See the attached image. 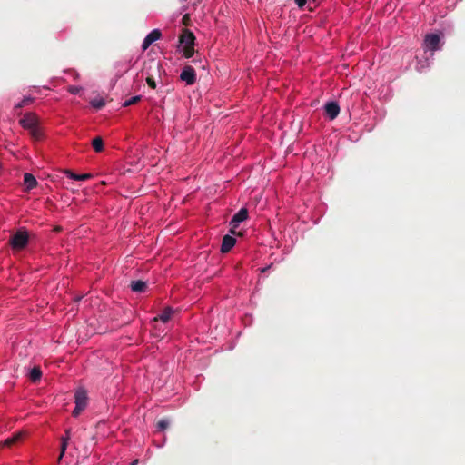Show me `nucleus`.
<instances>
[{
    "mask_svg": "<svg viewBox=\"0 0 465 465\" xmlns=\"http://www.w3.org/2000/svg\"><path fill=\"white\" fill-rule=\"evenodd\" d=\"M69 440H70L69 436H63L61 438L60 455L58 457V462L61 461V460L63 459V457H64V455L65 453V450H66L67 446H68Z\"/></svg>",
    "mask_w": 465,
    "mask_h": 465,
    "instance_id": "aec40b11",
    "label": "nucleus"
},
{
    "mask_svg": "<svg viewBox=\"0 0 465 465\" xmlns=\"http://www.w3.org/2000/svg\"><path fill=\"white\" fill-rule=\"evenodd\" d=\"M141 98L142 96L141 95H135L128 100H126L124 104H123V106L124 107H127V106H130V105H133V104H137L139 101H141Z\"/></svg>",
    "mask_w": 465,
    "mask_h": 465,
    "instance_id": "b1692460",
    "label": "nucleus"
},
{
    "mask_svg": "<svg viewBox=\"0 0 465 465\" xmlns=\"http://www.w3.org/2000/svg\"><path fill=\"white\" fill-rule=\"evenodd\" d=\"M236 240L234 237L231 235H225L223 238L222 245H221V252L223 253H226L232 250V248L235 245Z\"/></svg>",
    "mask_w": 465,
    "mask_h": 465,
    "instance_id": "9b49d317",
    "label": "nucleus"
},
{
    "mask_svg": "<svg viewBox=\"0 0 465 465\" xmlns=\"http://www.w3.org/2000/svg\"><path fill=\"white\" fill-rule=\"evenodd\" d=\"M92 146L95 152L100 153L104 150V141L100 136H96L92 141Z\"/></svg>",
    "mask_w": 465,
    "mask_h": 465,
    "instance_id": "412c9836",
    "label": "nucleus"
},
{
    "mask_svg": "<svg viewBox=\"0 0 465 465\" xmlns=\"http://www.w3.org/2000/svg\"><path fill=\"white\" fill-rule=\"evenodd\" d=\"M91 105L96 110H100L105 105V101L103 98L93 99L91 101Z\"/></svg>",
    "mask_w": 465,
    "mask_h": 465,
    "instance_id": "5701e85b",
    "label": "nucleus"
},
{
    "mask_svg": "<svg viewBox=\"0 0 465 465\" xmlns=\"http://www.w3.org/2000/svg\"><path fill=\"white\" fill-rule=\"evenodd\" d=\"M42 377V371L40 369V367L38 366H35L34 367L30 372H29V379L31 380L32 382H37L40 381Z\"/></svg>",
    "mask_w": 465,
    "mask_h": 465,
    "instance_id": "f3484780",
    "label": "nucleus"
},
{
    "mask_svg": "<svg viewBox=\"0 0 465 465\" xmlns=\"http://www.w3.org/2000/svg\"><path fill=\"white\" fill-rule=\"evenodd\" d=\"M28 131L30 133L31 137L35 141H40L43 139L44 134H43V132L38 124L35 125V127L29 129Z\"/></svg>",
    "mask_w": 465,
    "mask_h": 465,
    "instance_id": "a211bd4d",
    "label": "nucleus"
},
{
    "mask_svg": "<svg viewBox=\"0 0 465 465\" xmlns=\"http://www.w3.org/2000/svg\"><path fill=\"white\" fill-rule=\"evenodd\" d=\"M64 436H69L70 437V430H65V435Z\"/></svg>",
    "mask_w": 465,
    "mask_h": 465,
    "instance_id": "c756f323",
    "label": "nucleus"
},
{
    "mask_svg": "<svg viewBox=\"0 0 465 465\" xmlns=\"http://www.w3.org/2000/svg\"><path fill=\"white\" fill-rule=\"evenodd\" d=\"M33 102H34L33 97H31V96L24 97V99L21 102H19L18 104H16L15 105L14 110L16 112V111L22 109L23 107L31 104Z\"/></svg>",
    "mask_w": 465,
    "mask_h": 465,
    "instance_id": "4be33fe9",
    "label": "nucleus"
},
{
    "mask_svg": "<svg viewBox=\"0 0 465 465\" xmlns=\"http://www.w3.org/2000/svg\"><path fill=\"white\" fill-rule=\"evenodd\" d=\"M236 228H237V227H232V226H231V230H230V232H231V233H232V234H237Z\"/></svg>",
    "mask_w": 465,
    "mask_h": 465,
    "instance_id": "c85d7f7f",
    "label": "nucleus"
},
{
    "mask_svg": "<svg viewBox=\"0 0 465 465\" xmlns=\"http://www.w3.org/2000/svg\"><path fill=\"white\" fill-rule=\"evenodd\" d=\"M29 236L26 231L19 229L10 239L13 249L23 250L28 244Z\"/></svg>",
    "mask_w": 465,
    "mask_h": 465,
    "instance_id": "f03ea898",
    "label": "nucleus"
},
{
    "mask_svg": "<svg viewBox=\"0 0 465 465\" xmlns=\"http://www.w3.org/2000/svg\"><path fill=\"white\" fill-rule=\"evenodd\" d=\"M81 89L82 88L80 86H75V85L68 86V92L72 94H77L81 91Z\"/></svg>",
    "mask_w": 465,
    "mask_h": 465,
    "instance_id": "a878e982",
    "label": "nucleus"
},
{
    "mask_svg": "<svg viewBox=\"0 0 465 465\" xmlns=\"http://www.w3.org/2000/svg\"><path fill=\"white\" fill-rule=\"evenodd\" d=\"M180 79L188 85H192L196 81V74L191 65H185L180 74Z\"/></svg>",
    "mask_w": 465,
    "mask_h": 465,
    "instance_id": "423d86ee",
    "label": "nucleus"
},
{
    "mask_svg": "<svg viewBox=\"0 0 465 465\" xmlns=\"http://www.w3.org/2000/svg\"><path fill=\"white\" fill-rule=\"evenodd\" d=\"M440 35L437 34H429L424 39V47L432 52L440 49Z\"/></svg>",
    "mask_w": 465,
    "mask_h": 465,
    "instance_id": "39448f33",
    "label": "nucleus"
},
{
    "mask_svg": "<svg viewBox=\"0 0 465 465\" xmlns=\"http://www.w3.org/2000/svg\"><path fill=\"white\" fill-rule=\"evenodd\" d=\"M19 124L26 130H29L39 124L38 117L34 113H26L23 118L20 119Z\"/></svg>",
    "mask_w": 465,
    "mask_h": 465,
    "instance_id": "20e7f679",
    "label": "nucleus"
},
{
    "mask_svg": "<svg viewBox=\"0 0 465 465\" xmlns=\"http://www.w3.org/2000/svg\"><path fill=\"white\" fill-rule=\"evenodd\" d=\"M194 41V35L188 29H183L182 35L179 36V42L183 45L184 57L191 58L193 55Z\"/></svg>",
    "mask_w": 465,
    "mask_h": 465,
    "instance_id": "f257e3e1",
    "label": "nucleus"
},
{
    "mask_svg": "<svg viewBox=\"0 0 465 465\" xmlns=\"http://www.w3.org/2000/svg\"><path fill=\"white\" fill-rule=\"evenodd\" d=\"M67 177L75 180V181H85L92 177L90 173H84V174H75L71 170H64V172Z\"/></svg>",
    "mask_w": 465,
    "mask_h": 465,
    "instance_id": "2eb2a0df",
    "label": "nucleus"
},
{
    "mask_svg": "<svg viewBox=\"0 0 465 465\" xmlns=\"http://www.w3.org/2000/svg\"><path fill=\"white\" fill-rule=\"evenodd\" d=\"M295 3L300 8H302L306 5L307 0H295Z\"/></svg>",
    "mask_w": 465,
    "mask_h": 465,
    "instance_id": "cd10ccee",
    "label": "nucleus"
},
{
    "mask_svg": "<svg viewBox=\"0 0 465 465\" xmlns=\"http://www.w3.org/2000/svg\"><path fill=\"white\" fill-rule=\"evenodd\" d=\"M173 313V311L172 308L170 307H167L165 308L163 312L161 314H159L158 316H156L153 321L157 322V321H161L163 322H167L170 319H171V316L172 314Z\"/></svg>",
    "mask_w": 465,
    "mask_h": 465,
    "instance_id": "dca6fc26",
    "label": "nucleus"
},
{
    "mask_svg": "<svg viewBox=\"0 0 465 465\" xmlns=\"http://www.w3.org/2000/svg\"><path fill=\"white\" fill-rule=\"evenodd\" d=\"M138 462V460H134L131 465H135Z\"/></svg>",
    "mask_w": 465,
    "mask_h": 465,
    "instance_id": "473e14b6",
    "label": "nucleus"
},
{
    "mask_svg": "<svg viewBox=\"0 0 465 465\" xmlns=\"http://www.w3.org/2000/svg\"><path fill=\"white\" fill-rule=\"evenodd\" d=\"M156 427L159 430H164L169 427V420L164 418L158 420Z\"/></svg>",
    "mask_w": 465,
    "mask_h": 465,
    "instance_id": "393cba45",
    "label": "nucleus"
},
{
    "mask_svg": "<svg viewBox=\"0 0 465 465\" xmlns=\"http://www.w3.org/2000/svg\"><path fill=\"white\" fill-rule=\"evenodd\" d=\"M130 288L134 292H144L147 289V283L142 280L132 281Z\"/></svg>",
    "mask_w": 465,
    "mask_h": 465,
    "instance_id": "4468645a",
    "label": "nucleus"
},
{
    "mask_svg": "<svg viewBox=\"0 0 465 465\" xmlns=\"http://www.w3.org/2000/svg\"><path fill=\"white\" fill-rule=\"evenodd\" d=\"M313 3H316L318 0H312Z\"/></svg>",
    "mask_w": 465,
    "mask_h": 465,
    "instance_id": "72a5a7b5",
    "label": "nucleus"
},
{
    "mask_svg": "<svg viewBox=\"0 0 465 465\" xmlns=\"http://www.w3.org/2000/svg\"><path fill=\"white\" fill-rule=\"evenodd\" d=\"M75 405L78 406V409L83 408L85 409L87 405V394L84 390H77L74 395Z\"/></svg>",
    "mask_w": 465,
    "mask_h": 465,
    "instance_id": "9d476101",
    "label": "nucleus"
},
{
    "mask_svg": "<svg viewBox=\"0 0 465 465\" xmlns=\"http://www.w3.org/2000/svg\"><path fill=\"white\" fill-rule=\"evenodd\" d=\"M161 36H162V33L160 30H158V29L153 30L143 39V42L142 44L143 50H146L154 41L160 39Z\"/></svg>",
    "mask_w": 465,
    "mask_h": 465,
    "instance_id": "1a4fd4ad",
    "label": "nucleus"
},
{
    "mask_svg": "<svg viewBox=\"0 0 465 465\" xmlns=\"http://www.w3.org/2000/svg\"><path fill=\"white\" fill-rule=\"evenodd\" d=\"M69 440H70L69 436H63L61 438L60 455L58 457V462L61 461V460L63 459V457H64V455L65 453V450H66L67 446H68Z\"/></svg>",
    "mask_w": 465,
    "mask_h": 465,
    "instance_id": "6ab92c4d",
    "label": "nucleus"
},
{
    "mask_svg": "<svg viewBox=\"0 0 465 465\" xmlns=\"http://www.w3.org/2000/svg\"><path fill=\"white\" fill-rule=\"evenodd\" d=\"M84 409L80 408L78 409V406L75 405L74 410L73 411V416L77 417Z\"/></svg>",
    "mask_w": 465,
    "mask_h": 465,
    "instance_id": "bb28decb",
    "label": "nucleus"
},
{
    "mask_svg": "<svg viewBox=\"0 0 465 465\" xmlns=\"http://www.w3.org/2000/svg\"><path fill=\"white\" fill-rule=\"evenodd\" d=\"M160 69V64L155 62L154 60H151L147 64H144V68L142 70V74H145V80L147 84L153 89L156 88V82L153 79V74L150 73V70H153L159 73Z\"/></svg>",
    "mask_w": 465,
    "mask_h": 465,
    "instance_id": "7ed1b4c3",
    "label": "nucleus"
},
{
    "mask_svg": "<svg viewBox=\"0 0 465 465\" xmlns=\"http://www.w3.org/2000/svg\"><path fill=\"white\" fill-rule=\"evenodd\" d=\"M248 218V210L246 208L240 209L230 221V226L238 227L240 223Z\"/></svg>",
    "mask_w": 465,
    "mask_h": 465,
    "instance_id": "6e6552de",
    "label": "nucleus"
},
{
    "mask_svg": "<svg viewBox=\"0 0 465 465\" xmlns=\"http://www.w3.org/2000/svg\"><path fill=\"white\" fill-rule=\"evenodd\" d=\"M24 432L23 431H19V432H16L15 433L13 436L5 439L2 443L1 445L4 446V447H11L16 443H18L19 441H21L24 438Z\"/></svg>",
    "mask_w": 465,
    "mask_h": 465,
    "instance_id": "f8f14e48",
    "label": "nucleus"
},
{
    "mask_svg": "<svg viewBox=\"0 0 465 465\" xmlns=\"http://www.w3.org/2000/svg\"><path fill=\"white\" fill-rule=\"evenodd\" d=\"M324 111L330 120H334L340 114V106L337 102H328L324 105Z\"/></svg>",
    "mask_w": 465,
    "mask_h": 465,
    "instance_id": "0eeeda50",
    "label": "nucleus"
},
{
    "mask_svg": "<svg viewBox=\"0 0 465 465\" xmlns=\"http://www.w3.org/2000/svg\"><path fill=\"white\" fill-rule=\"evenodd\" d=\"M308 9H309V11H311V12H312V11H313V6H311V7H309Z\"/></svg>",
    "mask_w": 465,
    "mask_h": 465,
    "instance_id": "2f4dec72",
    "label": "nucleus"
},
{
    "mask_svg": "<svg viewBox=\"0 0 465 465\" xmlns=\"http://www.w3.org/2000/svg\"><path fill=\"white\" fill-rule=\"evenodd\" d=\"M24 184L25 186V190L30 191L35 188L38 183L33 174L26 173L24 174Z\"/></svg>",
    "mask_w": 465,
    "mask_h": 465,
    "instance_id": "ddd939ff",
    "label": "nucleus"
},
{
    "mask_svg": "<svg viewBox=\"0 0 465 465\" xmlns=\"http://www.w3.org/2000/svg\"><path fill=\"white\" fill-rule=\"evenodd\" d=\"M268 269H269L268 267H265V268L262 269V272H267Z\"/></svg>",
    "mask_w": 465,
    "mask_h": 465,
    "instance_id": "7c9ffc66",
    "label": "nucleus"
}]
</instances>
